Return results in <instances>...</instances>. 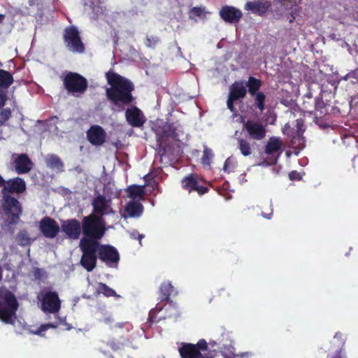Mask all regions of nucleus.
I'll return each mask as SVG.
<instances>
[{"label": "nucleus", "instance_id": "obj_1", "mask_svg": "<svg viewBox=\"0 0 358 358\" xmlns=\"http://www.w3.org/2000/svg\"><path fill=\"white\" fill-rule=\"evenodd\" d=\"M106 78L110 87L106 90V96L110 102L120 112L125 110L126 106L135 103L136 98L132 92L134 84L128 78L110 70L106 73Z\"/></svg>", "mask_w": 358, "mask_h": 358}, {"label": "nucleus", "instance_id": "obj_2", "mask_svg": "<svg viewBox=\"0 0 358 358\" xmlns=\"http://www.w3.org/2000/svg\"><path fill=\"white\" fill-rule=\"evenodd\" d=\"M106 231V222L103 217H98L96 214L91 213L82 219V234L83 237L80 241H86L99 243Z\"/></svg>", "mask_w": 358, "mask_h": 358}, {"label": "nucleus", "instance_id": "obj_3", "mask_svg": "<svg viewBox=\"0 0 358 358\" xmlns=\"http://www.w3.org/2000/svg\"><path fill=\"white\" fill-rule=\"evenodd\" d=\"M18 301L11 292L6 291L0 295V321L6 324L15 326L17 320Z\"/></svg>", "mask_w": 358, "mask_h": 358}, {"label": "nucleus", "instance_id": "obj_4", "mask_svg": "<svg viewBox=\"0 0 358 358\" xmlns=\"http://www.w3.org/2000/svg\"><path fill=\"white\" fill-rule=\"evenodd\" d=\"M62 80L68 94L75 97L83 95L88 88L87 80L76 72H66L62 76Z\"/></svg>", "mask_w": 358, "mask_h": 358}, {"label": "nucleus", "instance_id": "obj_5", "mask_svg": "<svg viewBox=\"0 0 358 358\" xmlns=\"http://www.w3.org/2000/svg\"><path fill=\"white\" fill-rule=\"evenodd\" d=\"M79 246L82 252L80 264L88 272H90L96 266L97 257H99L97 250L99 243L83 241H80Z\"/></svg>", "mask_w": 358, "mask_h": 358}, {"label": "nucleus", "instance_id": "obj_6", "mask_svg": "<svg viewBox=\"0 0 358 358\" xmlns=\"http://www.w3.org/2000/svg\"><path fill=\"white\" fill-rule=\"evenodd\" d=\"M178 134H176V129L174 127L173 124L171 123H166L165 125H164V127H162V134H157V147L155 149L157 152L156 158H159L160 163H162L163 159L164 157H166L167 152V143L164 138H176Z\"/></svg>", "mask_w": 358, "mask_h": 358}, {"label": "nucleus", "instance_id": "obj_7", "mask_svg": "<svg viewBox=\"0 0 358 358\" xmlns=\"http://www.w3.org/2000/svg\"><path fill=\"white\" fill-rule=\"evenodd\" d=\"M64 41L66 48L73 52L83 53L85 46L81 41L79 31L74 26H70L64 29Z\"/></svg>", "mask_w": 358, "mask_h": 358}, {"label": "nucleus", "instance_id": "obj_8", "mask_svg": "<svg viewBox=\"0 0 358 358\" xmlns=\"http://www.w3.org/2000/svg\"><path fill=\"white\" fill-rule=\"evenodd\" d=\"M3 208L6 215L10 218V224L17 222L22 213L20 203L17 199L10 195H2Z\"/></svg>", "mask_w": 358, "mask_h": 358}, {"label": "nucleus", "instance_id": "obj_9", "mask_svg": "<svg viewBox=\"0 0 358 358\" xmlns=\"http://www.w3.org/2000/svg\"><path fill=\"white\" fill-rule=\"evenodd\" d=\"M41 308L45 313H56L61 308V301L56 292H45L41 299Z\"/></svg>", "mask_w": 358, "mask_h": 358}, {"label": "nucleus", "instance_id": "obj_10", "mask_svg": "<svg viewBox=\"0 0 358 358\" xmlns=\"http://www.w3.org/2000/svg\"><path fill=\"white\" fill-rule=\"evenodd\" d=\"M243 129L246 131L250 138L257 141L264 138L266 134L263 124L255 120H248L243 122Z\"/></svg>", "mask_w": 358, "mask_h": 358}, {"label": "nucleus", "instance_id": "obj_11", "mask_svg": "<svg viewBox=\"0 0 358 358\" xmlns=\"http://www.w3.org/2000/svg\"><path fill=\"white\" fill-rule=\"evenodd\" d=\"M98 257L101 261L107 265L112 266L117 264L120 260V255L117 250L110 245H101L99 243Z\"/></svg>", "mask_w": 358, "mask_h": 358}, {"label": "nucleus", "instance_id": "obj_12", "mask_svg": "<svg viewBox=\"0 0 358 358\" xmlns=\"http://www.w3.org/2000/svg\"><path fill=\"white\" fill-rule=\"evenodd\" d=\"M61 229L67 238L78 240L82 233V222L76 218L66 220L62 222Z\"/></svg>", "mask_w": 358, "mask_h": 358}, {"label": "nucleus", "instance_id": "obj_13", "mask_svg": "<svg viewBox=\"0 0 358 358\" xmlns=\"http://www.w3.org/2000/svg\"><path fill=\"white\" fill-rule=\"evenodd\" d=\"M39 229L44 237L47 238H55L60 228L57 222L52 217L45 216L39 222Z\"/></svg>", "mask_w": 358, "mask_h": 358}, {"label": "nucleus", "instance_id": "obj_14", "mask_svg": "<svg viewBox=\"0 0 358 358\" xmlns=\"http://www.w3.org/2000/svg\"><path fill=\"white\" fill-rule=\"evenodd\" d=\"M106 132L99 125H92L87 131V141L94 146L102 145L106 140Z\"/></svg>", "mask_w": 358, "mask_h": 358}, {"label": "nucleus", "instance_id": "obj_15", "mask_svg": "<svg viewBox=\"0 0 358 358\" xmlns=\"http://www.w3.org/2000/svg\"><path fill=\"white\" fill-rule=\"evenodd\" d=\"M26 190L24 180L19 177L9 179L6 181L4 187L1 189L2 195H10V194H21Z\"/></svg>", "mask_w": 358, "mask_h": 358}, {"label": "nucleus", "instance_id": "obj_16", "mask_svg": "<svg viewBox=\"0 0 358 358\" xmlns=\"http://www.w3.org/2000/svg\"><path fill=\"white\" fill-rule=\"evenodd\" d=\"M125 118L133 127H141L145 122L143 112L136 106H131L126 110Z\"/></svg>", "mask_w": 358, "mask_h": 358}, {"label": "nucleus", "instance_id": "obj_17", "mask_svg": "<svg viewBox=\"0 0 358 358\" xmlns=\"http://www.w3.org/2000/svg\"><path fill=\"white\" fill-rule=\"evenodd\" d=\"M271 8V3L268 0H255L248 1L244 6L245 10L250 11L252 14L263 16Z\"/></svg>", "mask_w": 358, "mask_h": 358}, {"label": "nucleus", "instance_id": "obj_18", "mask_svg": "<svg viewBox=\"0 0 358 358\" xmlns=\"http://www.w3.org/2000/svg\"><path fill=\"white\" fill-rule=\"evenodd\" d=\"M220 17L226 22L235 24L240 21L243 16L241 10L231 6H224L220 10Z\"/></svg>", "mask_w": 358, "mask_h": 358}, {"label": "nucleus", "instance_id": "obj_19", "mask_svg": "<svg viewBox=\"0 0 358 358\" xmlns=\"http://www.w3.org/2000/svg\"><path fill=\"white\" fill-rule=\"evenodd\" d=\"M92 206V213L96 214L98 217H103V215L113 213V210L108 204V201L103 195H99L94 198Z\"/></svg>", "mask_w": 358, "mask_h": 358}, {"label": "nucleus", "instance_id": "obj_20", "mask_svg": "<svg viewBox=\"0 0 358 358\" xmlns=\"http://www.w3.org/2000/svg\"><path fill=\"white\" fill-rule=\"evenodd\" d=\"M184 189L189 192L196 191L199 195H203L208 192L209 188L206 186L201 185L195 175H189L185 177L182 181Z\"/></svg>", "mask_w": 358, "mask_h": 358}, {"label": "nucleus", "instance_id": "obj_21", "mask_svg": "<svg viewBox=\"0 0 358 358\" xmlns=\"http://www.w3.org/2000/svg\"><path fill=\"white\" fill-rule=\"evenodd\" d=\"M15 169L18 174L29 173L33 166V163L27 154H20L13 162Z\"/></svg>", "mask_w": 358, "mask_h": 358}, {"label": "nucleus", "instance_id": "obj_22", "mask_svg": "<svg viewBox=\"0 0 358 358\" xmlns=\"http://www.w3.org/2000/svg\"><path fill=\"white\" fill-rule=\"evenodd\" d=\"M247 94V88L245 81H235L229 87V96L238 101L245 97Z\"/></svg>", "mask_w": 358, "mask_h": 358}, {"label": "nucleus", "instance_id": "obj_23", "mask_svg": "<svg viewBox=\"0 0 358 358\" xmlns=\"http://www.w3.org/2000/svg\"><path fill=\"white\" fill-rule=\"evenodd\" d=\"M179 353L181 358H203L196 345L192 343H183L179 348Z\"/></svg>", "mask_w": 358, "mask_h": 358}, {"label": "nucleus", "instance_id": "obj_24", "mask_svg": "<svg viewBox=\"0 0 358 358\" xmlns=\"http://www.w3.org/2000/svg\"><path fill=\"white\" fill-rule=\"evenodd\" d=\"M175 292V289L170 282H164L159 289V299L161 301L172 302L171 295Z\"/></svg>", "mask_w": 358, "mask_h": 358}, {"label": "nucleus", "instance_id": "obj_25", "mask_svg": "<svg viewBox=\"0 0 358 358\" xmlns=\"http://www.w3.org/2000/svg\"><path fill=\"white\" fill-rule=\"evenodd\" d=\"M45 164L48 168L56 170L59 172L64 171V163L61 159L56 155H49L45 158Z\"/></svg>", "mask_w": 358, "mask_h": 358}, {"label": "nucleus", "instance_id": "obj_26", "mask_svg": "<svg viewBox=\"0 0 358 358\" xmlns=\"http://www.w3.org/2000/svg\"><path fill=\"white\" fill-rule=\"evenodd\" d=\"M129 217H139L143 211V206L138 201H129L125 208Z\"/></svg>", "mask_w": 358, "mask_h": 358}, {"label": "nucleus", "instance_id": "obj_27", "mask_svg": "<svg viewBox=\"0 0 358 358\" xmlns=\"http://www.w3.org/2000/svg\"><path fill=\"white\" fill-rule=\"evenodd\" d=\"M282 145V141L277 137H271L268 140L265 147V152L267 155H273L276 152H278Z\"/></svg>", "mask_w": 358, "mask_h": 358}, {"label": "nucleus", "instance_id": "obj_28", "mask_svg": "<svg viewBox=\"0 0 358 358\" xmlns=\"http://www.w3.org/2000/svg\"><path fill=\"white\" fill-rule=\"evenodd\" d=\"M245 85L248 88V93L251 96H255V94L259 92V90L262 85V82L259 79L250 76L248 80L246 83L245 82Z\"/></svg>", "mask_w": 358, "mask_h": 358}, {"label": "nucleus", "instance_id": "obj_29", "mask_svg": "<svg viewBox=\"0 0 358 358\" xmlns=\"http://www.w3.org/2000/svg\"><path fill=\"white\" fill-rule=\"evenodd\" d=\"M13 82V74L8 71L0 69V89L7 90Z\"/></svg>", "mask_w": 358, "mask_h": 358}, {"label": "nucleus", "instance_id": "obj_30", "mask_svg": "<svg viewBox=\"0 0 358 358\" xmlns=\"http://www.w3.org/2000/svg\"><path fill=\"white\" fill-rule=\"evenodd\" d=\"M144 186H140L136 185H130L127 189V193L128 197L136 199H142L145 194Z\"/></svg>", "mask_w": 358, "mask_h": 358}, {"label": "nucleus", "instance_id": "obj_31", "mask_svg": "<svg viewBox=\"0 0 358 358\" xmlns=\"http://www.w3.org/2000/svg\"><path fill=\"white\" fill-rule=\"evenodd\" d=\"M96 292L98 294H102L106 297L115 296L120 297V295L117 294L116 292L112 288L109 287L106 284L103 282H99L96 287Z\"/></svg>", "mask_w": 358, "mask_h": 358}, {"label": "nucleus", "instance_id": "obj_32", "mask_svg": "<svg viewBox=\"0 0 358 358\" xmlns=\"http://www.w3.org/2000/svg\"><path fill=\"white\" fill-rule=\"evenodd\" d=\"M238 148L241 154L245 156H249L252 153V149L250 143L244 138H238Z\"/></svg>", "mask_w": 358, "mask_h": 358}, {"label": "nucleus", "instance_id": "obj_33", "mask_svg": "<svg viewBox=\"0 0 358 358\" xmlns=\"http://www.w3.org/2000/svg\"><path fill=\"white\" fill-rule=\"evenodd\" d=\"M253 96L255 107L258 108L260 112H263L265 110L266 95L264 92H259Z\"/></svg>", "mask_w": 358, "mask_h": 358}, {"label": "nucleus", "instance_id": "obj_34", "mask_svg": "<svg viewBox=\"0 0 358 358\" xmlns=\"http://www.w3.org/2000/svg\"><path fill=\"white\" fill-rule=\"evenodd\" d=\"M0 126L6 125L7 121L12 116V111L10 108H0Z\"/></svg>", "mask_w": 358, "mask_h": 358}, {"label": "nucleus", "instance_id": "obj_35", "mask_svg": "<svg viewBox=\"0 0 358 358\" xmlns=\"http://www.w3.org/2000/svg\"><path fill=\"white\" fill-rule=\"evenodd\" d=\"M213 157L212 150L205 146L203 150V155L201 157V162L204 166H210Z\"/></svg>", "mask_w": 358, "mask_h": 358}, {"label": "nucleus", "instance_id": "obj_36", "mask_svg": "<svg viewBox=\"0 0 358 358\" xmlns=\"http://www.w3.org/2000/svg\"><path fill=\"white\" fill-rule=\"evenodd\" d=\"M291 143L293 147L301 148L304 145L305 141L303 135H299L294 133V135H291Z\"/></svg>", "mask_w": 358, "mask_h": 358}, {"label": "nucleus", "instance_id": "obj_37", "mask_svg": "<svg viewBox=\"0 0 358 358\" xmlns=\"http://www.w3.org/2000/svg\"><path fill=\"white\" fill-rule=\"evenodd\" d=\"M17 240L22 245H26L30 243V238L27 231H20L17 235Z\"/></svg>", "mask_w": 358, "mask_h": 358}, {"label": "nucleus", "instance_id": "obj_38", "mask_svg": "<svg viewBox=\"0 0 358 358\" xmlns=\"http://www.w3.org/2000/svg\"><path fill=\"white\" fill-rule=\"evenodd\" d=\"M194 16L202 17L205 16V10L203 8L195 6L189 10V18H193Z\"/></svg>", "mask_w": 358, "mask_h": 358}, {"label": "nucleus", "instance_id": "obj_39", "mask_svg": "<svg viewBox=\"0 0 358 358\" xmlns=\"http://www.w3.org/2000/svg\"><path fill=\"white\" fill-rule=\"evenodd\" d=\"M326 104L323 101L321 97H316L315 99V109L316 111H320V115L324 114L325 112H324L322 110L325 109Z\"/></svg>", "mask_w": 358, "mask_h": 358}, {"label": "nucleus", "instance_id": "obj_40", "mask_svg": "<svg viewBox=\"0 0 358 358\" xmlns=\"http://www.w3.org/2000/svg\"><path fill=\"white\" fill-rule=\"evenodd\" d=\"M159 42V38L157 36H148L146 38L145 45L148 48H154Z\"/></svg>", "mask_w": 358, "mask_h": 358}, {"label": "nucleus", "instance_id": "obj_41", "mask_svg": "<svg viewBox=\"0 0 358 358\" xmlns=\"http://www.w3.org/2000/svg\"><path fill=\"white\" fill-rule=\"evenodd\" d=\"M8 94L6 90L0 89V108L4 107L8 101Z\"/></svg>", "mask_w": 358, "mask_h": 358}, {"label": "nucleus", "instance_id": "obj_42", "mask_svg": "<svg viewBox=\"0 0 358 358\" xmlns=\"http://www.w3.org/2000/svg\"><path fill=\"white\" fill-rule=\"evenodd\" d=\"M303 126H304L303 120L302 119H297L296 120V130L295 131V134H298L299 135H303V133L304 131Z\"/></svg>", "mask_w": 358, "mask_h": 358}, {"label": "nucleus", "instance_id": "obj_43", "mask_svg": "<svg viewBox=\"0 0 358 358\" xmlns=\"http://www.w3.org/2000/svg\"><path fill=\"white\" fill-rule=\"evenodd\" d=\"M45 274V272L42 268L36 267L33 270V275L34 278L36 280L42 279L44 277Z\"/></svg>", "mask_w": 358, "mask_h": 358}, {"label": "nucleus", "instance_id": "obj_44", "mask_svg": "<svg viewBox=\"0 0 358 358\" xmlns=\"http://www.w3.org/2000/svg\"><path fill=\"white\" fill-rule=\"evenodd\" d=\"M195 345L198 348L199 351H206L208 350V343L204 339H200Z\"/></svg>", "mask_w": 358, "mask_h": 358}, {"label": "nucleus", "instance_id": "obj_45", "mask_svg": "<svg viewBox=\"0 0 358 358\" xmlns=\"http://www.w3.org/2000/svg\"><path fill=\"white\" fill-rule=\"evenodd\" d=\"M266 205L268 208V213L262 212V216L264 217L266 219L269 220V219L271 218L272 215H273V208H272V203L271 202H269V203H267Z\"/></svg>", "mask_w": 358, "mask_h": 358}, {"label": "nucleus", "instance_id": "obj_46", "mask_svg": "<svg viewBox=\"0 0 358 358\" xmlns=\"http://www.w3.org/2000/svg\"><path fill=\"white\" fill-rule=\"evenodd\" d=\"M130 236L133 239L138 240L139 244L141 245V241L144 238V235L143 234H139L137 230H134L133 231L131 232Z\"/></svg>", "mask_w": 358, "mask_h": 358}, {"label": "nucleus", "instance_id": "obj_47", "mask_svg": "<svg viewBox=\"0 0 358 358\" xmlns=\"http://www.w3.org/2000/svg\"><path fill=\"white\" fill-rule=\"evenodd\" d=\"M236 101V100L234 99L233 98L228 96L227 101V108L230 110L231 112H235L236 108L234 107V102Z\"/></svg>", "mask_w": 358, "mask_h": 358}, {"label": "nucleus", "instance_id": "obj_48", "mask_svg": "<svg viewBox=\"0 0 358 358\" xmlns=\"http://www.w3.org/2000/svg\"><path fill=\"white\" fill-rule=\"evenodd\" d=\"M289 178L291 180H299L301 179L300 173L296 171H292L289 173Z\"/></svg>", "mask_w": 358, "mask_h": 358}, {"label": "nucleus", "instance_id": "obj_49", "mask_svg": "<svg viewBox=\"0 0 358 358\" xmlns=\"http://www.w3.org/2000/svg\"><path fill=\"white\" fill-rule=\"evenodd\" d=\"M57 326H58V324H53V323H48V324H44V325H41L40 327L39 331H45V330H47L49 328L55 329V328L57 327Z\"/></svg>", "mask_w": 358, "mask_h": 358}, {"label": "nucleus", "instance_id": "obj_50", "mask_svg": "<svg viewBox=\"0 0 358 358\" xmlns=\"http://www.w3.org/2000/svg\"><path fill=\"white\" fill-rule=\"evenodd\" d=\"M287 19L289 20V22L290 23H292V22H293L294 21V20H295V17L294 16V15H293V14L289 13V14L288 15V16L287 17Z\"/></svg>", "mask_w": 358, "mask_h": 358}, {"label": "nucleus", "instance_id": "obj_51", "mask_svg": "<svg viewBox=\"0 0 358 358\" xmlns=\"http://www.w3.org/2000/svg\"><path fill=\"white\" fill-rule=\"evenodd\" d=\"M6 181L1 176H0V187H3L6 183Z\"/></svg>", "mask_w": 358, "mask_h": 358}, {"label": "nucleus", "instance_id": "obj_52", "mask_svg": "<svg viewBox=\"0 0 358 358\" xmlns=\"http://www.w3.org/2000/svg\"><path fill=\"white\" fill-rule=\"evenodd\" d=\"M347 76L349 78H356L355 72V71L350 72L349 73H348Z\"/></svg>", "mask_w": 358, "mask_h": 358}, {"label": "nucleus", "instance_id": "obj_53", "mask_svg": "<svg viewBox=\"0 0 358 358\" xmlns=\"http://www.w3.org/2000/svg\"><path fill=\"white\" fill-rule=\"evenodd\" d=\"M5 15L4 14H0V24L3 23V22L5 20Z\"/></svg>", "mask_w": 358, "mask_h": 358}, {"label": "nucleus", "instance_id": "obj_54", "mask_svg": "<svg viewBox=\"0 0 358 358\" xmlns=\"http://www.w3.org/2000/svg\"><path fill=\"white\" fill-rule=\"evenodd\" d=\"M150 178H152V176L150 173H148L147 174L146 176H144V179L145 181H148V179Z\"/></svg>", "mask_w": 358, "mask_h": 358}, {"label": "nucleus", "instance_id": "obj_55", "mask_svg": "<svg viewBox=\"0 0 358 358\" xmlns=\"http://www.w3.org/2000/svg\"><path fill=\"white\" fill-rule=\"evenodd\" d=\"M227 166H228V164H227V160L224 162V166H223V169L224 171H227Z\"/></svg>", "mask_w": 358, "mask_h": 358}, {"label": "nucleus", "instance_id": "obj_56", "mask_svg": "<svg viewBox=\"0 0 358 358\" xmlns=\"http://www.w3.org/2000/svg\"><path fill=\"white\" fill-rule=\"evenodd\" d=\"M276 162H277V159H273L272 164H276Z\"/></svg>", "mask_w": 358, "mask_h": 358}, {"label": "nucleus", "instance_id": "obj_57", "mask_svg": "<svg viewBox=\"0 0 358 358\" xmlns=\"http://www.w3.org/2000/svg\"><path fill=\"white\" fill-rule=\"evenodd\" d=\"M108 321H109V319H108V318L105 319V322H107Z\"/></svg>", "mask_w": 358, "mask_h": 358}, {"label": "nucleus", "instance_id": "obj_58", "mask_svg": "<svg viewBox=\"0 0 358 358\" xmlns=\"http://www.w3.org/2000/svg\"><path fill=\"white\" fill-rule=\"evenodd\" d=\"M112 358H114V357H112Z\"/></svg>", "mask_w": 358, "mask_h": 358}]
</instances>
